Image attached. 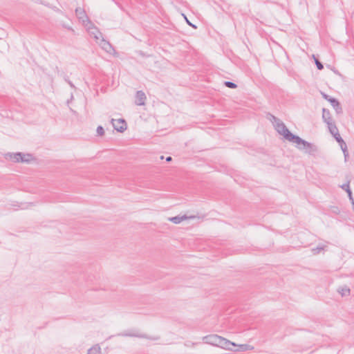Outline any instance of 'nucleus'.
Returning <instances> with one entry per match:
<instances>
[{
    "mask_svg": "<svg viewBox=\"0 0 354 354\" xmlns=\"http://www.w3.org/2000/svg\"><path fill=\"white\" fill-rule=\"evenodd\" d=\"M204 343L214 346L221 347L226 350L232 349V346H235L236 344L216 334L208 335L203 337Z\"/></svg>",
    "mask_w": 354,
    "mask_h": 354,
    "instance_id": "nucleus-1",
    "label": "nucleus"
},
{
    "mask_svg": "<svg viewBox=\"0 0 354 354\" xmlns=\"http://www.w3.org/2000/svg\"><path fill=\"white\" fill-rule=\"evenodd\" d=\"M274 127L276 131L280 135L283 136L286 140L293 143L297 136L291 133L282 121H277V122L274 124Z\"/></svg>",
    "mask_w": 354,
    "mask_h": 354,
    "instance_id": "nucleus-2",
    "label": "nucleus"
},
{
    "mask_svg": "<svg viewBox=\"0 0 354 354\" xmlns=\"http://www.w3.org/2000/svg\"><path fill=\"white\" fill-rule=\"evenodd\" d=\"M293 143L297 145V148L300 150L305 149L306 152L309 154H313L317 151V147L316 145L311 142H308L305 140H303L299 136H297L296 139L294 140Z\"/></svg>",
    "mask_w": 354,
    "mask_h": 354,
    "instance_id": "nucleus-3",
    "label": "nucleus"
},
{
    "mask_svg": "<svg viewBox=\"0 0 354 354\" xmlns=\"http://www.w3.org/2000/svg\"><path fill=\"white\" fill-rule=\"evenodd\" d=\"M322 97L325 100H326L328 102H330V104L334 108V109L335 110V111L337 114L342 113L343 111H342V106L337 99L332 97L329 96L328 95H327L326 93H322Z\"/></svg>",
    "mask_w": 354,
    "mask_h": 354,
    "instance_id": "nucleus-4",
    "label": "nucleus"
},
{
    "mask_svg": "<svg viewBox=\"0 0 354 354\" xmlns=\"http://www.w3.org/2000/svg\"><path fill=\"white\" fill-rule=\"evenodd\" d=\"M111 123L112 124L114 129L120 133L124 132L127 128V122L122 118L118 120L111 119Z\"/></svg>",
    "mask_w": 354,
    "mask_h": 354,
    "instance_id": "nucleus-5",
    "label": "nucleus"
},
{
    "mask_svg": "<svg viewBox=\"0 0 354 354\" xmlns=\"http://www.w3.org/2000/svg\"><path fill=\"white\" fill-rule=\"evenodd\" d=\"M23 156H24V153L21 152L8 153L5 156L6 159H9L13 162H28L27 160L21 159V157Z\"/></svg>",
    "mask_w": 354,
    "mask_h": 354,
    "instance_id": "nucleus-6",
    "label": "nucleus"
},
{
    "mask_svg": "<svg viewBox=\"0 0 354 354\" xmlns=\"http://www.w3.org/2000/svg\"><path fill=\"white\" fill-rule=\"evenodd\" d=\"M146 95L142 91H138L136 93L135 104L138 106H143L145 104Z\"/></svg>",
    "mask_w": 354,
    "mask_h": 354,
    "instance_id": "nucleus-7",
    "label": "nucleus"
},
{
    "mask_svg": "<svg viewBox=\"0 0 354 354\" xmlns=\"http://www.w3.org/2000/svg\"><path fill=\"white\" fill-rule=\"evenodd\" d=\"M75 15L80 21H82L83 23L86 21H89V19L85 12V10L81 8H77L75 9Z\"/></svg>",
    "mask_w": 354,
    "mask_h": 354,
    "instance_id": "nucleus-8",
    "label": "nucleus"
},
{
    "mask_svg": "<svg viewBox=\"0 0 354 354\" xmlns=\"http://www.w3.org/2000/svg\"><path fill=\"white\" fill-rule=\"evenodd\" d=\"M350 181H347L346 183H344L343 185H340V187L346 191V193L348 194V196L349 198V200L351 201L352 204L354 205V199L352 194V191L350 188Z\"/></svg>",
    "mask_w": 354,
    "mask_h": 354,
    "instance_id": "nucleus-9",
    "label": "nucleus"
},
{
    "mask_svg": "<svg viewBox=\"0 0 354 354\" xmlns=\"http://www.w3.org/2000/svg\"><path fill=\"white\" fill-rule=\"evenodd\" d=\"M253 348L252 346H251L249 344H236L235 346H232V349L230 351H247V350H252Z\"/></svg>",
    "mask_w": 354,
    "mask_h": 354,
    "instance_id": "nucleus-10",
    "label": "nucleus"
},
{
    "mask_svg": "<svg viewBox=\"0 0 354 354\" xmlns=\"http://www.w3.org/2000/svg\"><path fill=\"white\" fill-rule=\"evenodd\" d=\"M322 119L326 124L333 122L330 111L326 108L322 109Z\"/></svg>",
    "mask_w": 354,
    "mask_h": 354,
    "instance_id": "nucleus-11",
    "label": "nucleus"
},
{
    "mask_svg": "<svg viewBox=\"0 0 354 354\" xmlns=\"http://www.w3.org/2000/svg\"><path fill=\"white\" fill-rule=\"evenodd\" d=\"M100 45L102 46V48L108 53H109L111 50H113L111 44L108 41L105 40L103 37H102Z\"/></svg>",
    "mask_w": 354,
    "mask_h": 354,
    "instance_id": "nucleus-12",
    "label": "nucleus"
},
{
    "mask_svg": "<svg viewBox=\"0 0 354 354\" xmlns=\"http://www.w3.org/2000/svg\"><path fill=\"white\" fill-rule=\"evenodd\" d=\"M337 292L342 295V297H345L350 295L351 290L348 287L345 286L339 287Z\"/></svg>",
    "mask_w": 354,
    "mask_h": 354,
    "instance_id": "nucleus-13",
    "label": "nucleus"
},
{
    "mask_svg": "<svg viewBox=\"0 0 354 354\" xmlns=\"http://www.w3.org/2000/svg\"><path fill=\"white\" fill-rule=\"evenodd\" d=\"M328 126V129L329 132L333 135H335L336 133H339L338 129L335 124V123L333 121L328 124H326Z\"/></svg>",
    "mask_w": 354,
    "mask_h": 354,
    "instance_id": "nucleus-14",
    "label": "nucleus"
},
{
    "mask_svg": "<svg viewBox=\"0 0 354 354\" xmlns=\"http://www.w3.org/2000/svg\"><path fill=\"white\" fill-rule=\"evenodd\" d=\"M124 336H129V337H137L140 338H145V339H153L156 340L158 338H151L148 337L146 334H138V333H125L124 334Z\"/></svg>",
    "mask_w": 354,
    "mask_h": 354,
    "instance_id": "nucleus-15",
    "label": "nucleus"
},
{
    "mask_svg": "<svg viewBox=\"0 0 354 354\" xmlns=\"http://www.w3.org/2000/svg\"><path fill=\"white\" fill-rule=\"evenodd\" d=\"M87 354H101V348L98 345H95L88 349Z\"/></svg>",
    "mask_w": 354,
    "mask_h": 354,
    "instance_id": "nucleus-16",
    "label": "nucleus"
},
{
    "mask_svg": "<svg viewBox=\"0 0 354 354\" xmlns=\"http://www.w3.org/2000/svg\"><path fill=\"white\" fill-rule=\"evenodd\" d=\"M90 32L94 36V38L96 40H98L100 38L102 37V32L97 28H94L92 30H91Z\"/></svg>",
    "mask_w": 354,
    "mask_h": 354,
    "instance_id": "nucleus-17",
    "label": "nucleus"
},
{
    "mask_svg": "<svg viewBox=\"0 0 354 354\" xmlns=\"http://www.w3.org/2000/svg\"><path fill=\"white\" fill-rule=\"evenodd\" d=\"M186 218H187L186 216H174V217L170 218L169 220L175 224H178L183 220H185Z\"/></svg>",
    "mask_w": 354,
    "mask_h": 354,
    "instance_id": "nucleus-18",
    "label": "nucleus"
},
{
    "mask_svg": "<svg viewBox=\"0 0 354 354\" xmlns=\"http://www.w3.org/2000/svg\"><path fill=\"white\" fill-rule=\"evenodd\" d=\"M224 85L230 88H237V84L230 81L224 82Z\"/></svg>",
    "mask_w": 354,
    "mask_h": 354,
    "instance_id": "nucleus-19",
    "label": "nucleus"
},
{
    "mask_svg": "<svg viewBox=\"0 0 354 354\" xmlns=\"http://www.w3.org/2000/svg\"><path fill=\"white\" fill-rule=\"evenodd\" d=\"M333 136L334 137L335 140L339 144V145H342V142H344V141L339 133H336V134Z\"/></svg>",
    "mask_w": 354,
    "mask_h": 354,
    "instance_id": "nucleus-20",
    "label": "nucleus"
},
{
    "mask_svg": "<svg viewBox=\"0 0 354 354\" xmlns=\"http://www.w3.org/2000/svg\"><path fill=\"white\" fill-rule=\"evenodd\" d=\"M22 160H27L28 162H30L32 159L33 156L31 153H24V156L21 157Z\"/></svg>",
    "mask_w": 354,
    "mask_h": 354,
    "instance_id": "nucleus-21",
    "label": "nucleus"
},
{
    "mask_svg": "<svg viewBox=\"0 0 354 354\" xmlns=\"http://www.w3.org/2000/svg\"><path fill=\"white\" fill-rule=\"evenodd\" d=\"M315 62L318 70H322L324 68V65L318 59L315 58Z\"/></svg>",
    "mask_w": 354,
    "mask_h": 354,
    "instance_id": "nucleus-22",
    "label": "nucleus"
},
{
    "mask_svg": "<svg viewBox=\"0 0 354 354\" xmlns=\"http://www.w3.org/2000/svg\"><path fill=\"white\" fill-rule=\"evenodd\" d=\"M97 136H103L104 134V128L102 126H98L97 128Z\"/></svg>",
    "mask_w": 354,
    "mask_h": 354,
    "instance_id": "nucleus-23",
    "label": "nucleus"
},
{
    "mask_svg": "<svg viewBox=\"0 0 354 354\" xmlns=\"http://www.w3.org/2000/svg\"><path fill=\"white\" fill-rule=\"evenodd\" d=\"M269 119L273 123V124H276L277 122V121H280V120L279 118H277V117H275L274 115H272V114H269Z\"/></svg>",
    "mask_w": 354,
    "mask_h": 354,
    "instance_id": "nucleus-24",
    "label": "nucleus"
},
{
    "mask_svg": "<svg viewBox=\"0 0 354 354\" xmlns=\"http://www.w3.org/2000/svg\"><path fill=\"white\" fill-rule=\"evenodd\" d=\"M331 211L335 214H339L340 213V210H339V207L337 206H332Z\"/></svg>",
    "mask_w": 354,
    "mask_h": 354,
    "instance_id": "nucleus-25",
    "label": "nucleus"
},
{
    "mask_svg": "<svg viewBox=\"0 0 354 354\" xmlns=\"http://www.w3.org/2000/svg\"><path fill=\"white\" fill-rule=\"evenodd\" d=\"M322 250H324L323 247H317L315 249H313V251L314 252V254H317Z\"/></svg>",
    "mask_w": 354,
    "mask_h": 354,
    "instance_id": "nucleus-26",
    "label": "nucleus"
},
{
    "mask_svg": "<svg viewBox=\"0 0 354 354\" xmlns=\"http://www.w3.org/2000/svg\"><path fill=\"white\" fill-rule=\"evenodd\" d=\"M340 147L342 150V152H344V151H346L348 150L347 149V146H346V144L345 142H342V145H340Z\"/></svg>",
    "mask_w": 354,
    "mask_h": 354,
    "instance_id": "nucleus-27",
    "label": "nucleus"
},
{
    "mask_svg": "<svg viewBox=\"0 0 354 354\" xmlns=\"http://www.w3.org/2000/svg\"><path fill=\"white\" fill-rule=\"evenodd\" d=\"M184 17L188 25H189L190 26L194 28H196V26L195 25H194L193 24L191 23V21H189L187 18L184 15Z\"/></svg>",
    "mask_w": 354,
    "mask_h": 354,
    "instance_id": "nucleus-28",
    "label": "nucleus"
},
{
    "mask_svg": "<svg viewBox=\"0 0 354 354\" xmlns=\"http://www.w3.org/2000/svg\"><path fill=\"white\" fill-rule=\"evenodd\" d=\"M343 153H344V156L345 160H346L347 158L348 157V150L344 151V152H343Z\"/></svg>",
    "mask_w": 354,
    "mask_h": 354,
    "instance_id": "nucleus-29",
    "label": "nucleus"
},
{
    "mask_svg": "<svg viewBox=\"0 0 354 354\" xmlns=\"http://www.w3.org/2000/svg\"><path fill=\"white\" fill-rule=\"evenodd\" d=\"M67 83L70 85V86H71V88H75L74 84L72 83V82H71V80H68V82H67Z\"/></svg>",
    "mask_w": 354,
    "mask_h": 354,
    "instance_id": "nucleus-30",
    "label": "nucleus"
},
{
    "mask_svg": "<svg viewBox=\"0 0 354 354\" xmlns=\"http://www.w3.org/2000/svg\"><path fill=\"white\" fill-rule=\"evenodd\" d=\"M171 160H172V158L171 156H168L166 158L167 162H170V161H171Z\"/></svg>",
    "mask_w": 354,
    "mask_h": 354,
    "instance_id": "nucleus-31",
    "label": "nucleus"
},
{
    "mask_svg": "<svg viewBox=\"0 0 354 354\" xmlns=\"http://www.w3.org/2000/svg\"><path fill=\"white\" fill-rule=\"evenodd\" d=\"M115 3H116V5H117V6H118L120 9H122V5H121L120 3H118V2H115Z\"/></svg>",
    "mask_w": 354,
    "mask_h": 354,
    "instance_id": "nucleus-32",
    "label": "nucleus"
},
{
    "mask_svg": "<svg viewBox=\"0 0 354 354\" xmlns=\"http://www.w3.org/2000/svg\"><path fill=\"white\" fill-rule=\"evenodd\" d=\"M65 80H66V82H68V80H68V78H66H66H65Z\"/></svg>",
    "mask_w": 354,
    "mask_h": 354,
    "instance_id": "nucleus-33",
    "label": "nucleus"
},
{
    "mask_svg": "<svg viewBox=\"0 0 354 354\" xmlns=\"http://www.w3.org/2000/svg\"><path fill=\"white\" fill-rule=\"evenodd\" d=\"M164 156H160V159H163Z\"/></svg>",
    "mask_w": 354,
    "mask_h": 354,
    "instance_id": "nucleus-34",
    "label": "nucleus"
}]
</instances>
